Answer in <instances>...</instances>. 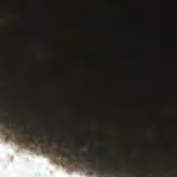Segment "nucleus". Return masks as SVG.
I'll return each mask as SVG.
<instances>
[{"label": "nucleus", "mask_w": 177, "mask_h": 177, "mask_svg": "<svg viewBox=\"0 0 177 177\" xmlns=\"http://www.w3.org/2000/svg\"><path fill=\"white\" fill-rule=\"evenodd\" d=\"M41 138H42L41 136L35 138L32 137V144L35 145V146H40L44 151L48 154H55L57 157H65L66 158H71L73 156L77 157L80 156L77 153H73L72 151H55L53 141H44Z\"/></svg>", "instance_id": "1"}, {"label": "nucleus", "mask_w": 177, "mask_h": 177, "mask_svg": "<svg viewBox=\"0 0 177 177\" xmlns=\"http://www.w3.org/2000/svg\"><path fill=\"white\" fill-rule=\"evenodd\" d=\"M81 164L86 165L89 169L90 174H93V171L102 174L104 176L109 177H127L120 175L118 169L113 171L111 168H107L97 164L96 161L92 160H81Z\"/></svg>", "instance_id": "2"}, {"label": "nucleus", "mask_w": 177, "mask_h": 177, "mask_svg": "<svg viewBox=\"0 0 177 177\" xmlns=\"http://www.w3.org/2000/svg\"><path fill=\"white\" fill-rule=\"evenodd\" d=\"M0 122L3 124H6V127L8 129H16L13 126H10V121L8 119H1Z\"/></svg>", "instance_id": "3"}]
</instances>
